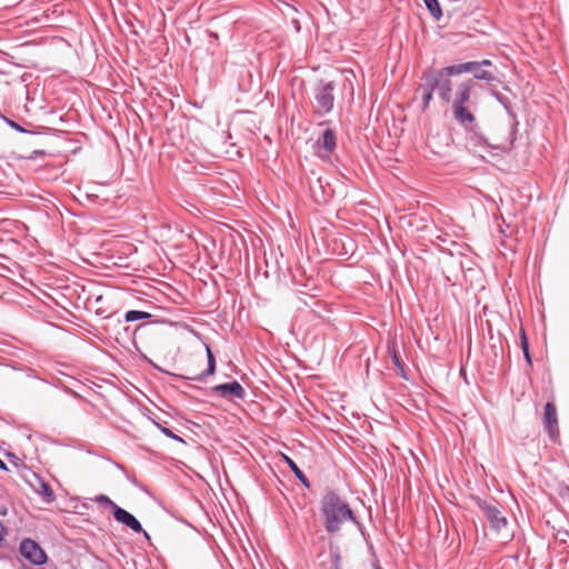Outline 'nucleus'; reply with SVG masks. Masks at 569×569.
I'll use <instances>...</instances> for the list:
<instances>
[{
	"label": "nucleus",
	"mask_w": 569,
	"mask_h": 569,
	"mask_svg": "<svg viewBox=\"0 0 569 569\" xmlns=\"http://www.w3.org/2000/svg\"><path fill=\"white\" fill-rule=\"evenodd\" d=\"M477 66L478 64L476 61H468V62H463V63H459V64L448 66V67H445L441 69L443 70L445 76L452 77V76H458V74H461L465 72L473 71V70H476Z\"/></svg>",
	"instance_id": "obj_13"
},
{
	"label": "nucleus",
	"mask_w": 569,
	"mask_h": 569,
	"mask_svg": "<svg viewBox=\"0 0 569 569\" xmlns=\"http://www.w3.org/2000/svg\"><path fill=\"white\" fill-rule=\"evenodd\" d=\"M4 121L14 130L19 131V132H28L26 129H23L19 123H17L16 121L9 119V118H6L3 117Z\"/></svg>",
	"instance_id": "obj_25"
},
{
	"label": "nucleus",
	"mask_w": 569,
	"mask_h": 569,
	"mask_svg": "<svg viewBox=\"0 0 569 569\" xmlns=\"http://www.w3.org/2000/svg\"><path fill=\"white\" fill-rule=\"evenodd\" d=\"M320 513L323 519V527L327 533L333 535L341 530L346 521L360 526L348 501L335 490L327 491L320 501Z\"/></svg>",
	"instance_id": "obj_1"
},
{
	"label": "nucleus",
	"mask_w": 569,
	"mask_h": 569,
	"mask_svg": "<svg viewBox=\"0 0 569 569\" xmlns=\"http://www.w3.org/2000/svg\"><path fill=\"white\" fill-rule=\"evenodd\" d=\"M473 73V80H486L492 81L495 79L493 74L489 71L482 70L481 68L471 71Z\"/></svg>",
	"instance_id": "obj_20"
},
{
	"label": "nucleus",
	"mask_w": 569,
	"mask_h": 569,
	"mask_svg": "<svg viewBox=\"0 0 569 569\" xmlns=\"http://www.w3.org/2000/svg\"><path fill=\"white\" fill-rule=\"evenodd\" d=\"M204 347L208 360L207 369L196 376H180L182 379L202 382L207 377L212 376L216 372V357L209 345H204Z\"/></svg>",
	"instance_id": "obj_12"
},
{
	"label": "nucleus",
	"mask_w": 569,
	"mask_h": 569,
	"mask_svg": "<svg viewBox=\"0 0 569 569\" xmlns=\"http://www.w3.org/2000/svg\"><path fill=\"white\" fill-rule=\"evenodd\" d=\"M152 317L151 313L141 310H128L124 313V320L127 322H133L139 320H148Z\"/></svg>",
	"instance_id": "obj_17"
},
{
	"label": "nucleus",
	"mask_w": 569,
	"mask_h": 569,
	"mask_svg": "<svg viewBox=\"0 0 569 569\" xmlns=\"http://www.w3.org/2000/svg\"><path fill=\"white\" fill-rule=\"evenodd\" d=\"M0 469L1 470H8L7 465L0 459Z\"/></svg>",
	"instance_id": "obj_28"
},
{
	"label": "nucleus",
	"mask_w": 569,
	"mask_h": 569,
	"mask_svg": "<svg viewBox=\"0 0 569 569\" xmlns=\"http://www.w3.org/2000/svg\"><path fill=\"white\" fill-rule=\"evenodd\" d=\"M154 425L157 426V428H158V429H159V430H160V431H161L166 437H168V438H170V439H173V440H176V441H178V442H182V443H184V440H183L180 436L176 435L171 429H169V428H168V427H166L164 425H161V423H159V422H154Z\"/></svg>",
	"instance_id": "obj_19"
},
{
	"label": "nucleus",
	"mask_w": 569,
	"mask_h": 569,
	"mask_svg": "<svg viewBox=\"0 0 569 569\" xmlns=\"http://www.w3.org/2000/svg\"><path fill=\"white\" fill-rule=\"evenodd\" d=\"M520 347H521L526 362L528 363L529 367H531L532 358H531L530 350H529V341H528V338H527V335H526V331L523 328H521V330H520Z\"/></svg>",
	"instance_id": "obj_16"
},
{
	"label": "nucleus",
	"mask_w": 569,
	"mask_h": 569,
	"mask_svg": "<svg viewBox=\"0 0 569 569\" xmlns=\"http://www.w3.org/2000/svg\"><path fill=\"white\" fill-rule=\"evenodd\" d=\"M7 533L4 525L0 521V543L3 541Z\"/></svg>",
	"instance_id": "obj_26"
},
{
	"label": "nucleus",
	"mask_w": 569,
	"mask_h": 569,
	"mask_svg": "<svg viewBox=\"0 0 569 569\" xmlns=\"http://www.w3.org/2000/svg\"><path fill=\"white\" fill-rule=\"evenodd\" d=\"M20 555L33 566H42L48 556L42 547L31 538H23L19 543Z\"/></svg>",
	"instance_id": "obj_6"
},
{
	"label": "nucleus",
	"mask_w": 569,
	"mask_h": 569,
	"mask_svg": "<svg viewBox=\"0 0 569 569\" xmlns=\"http://www.w3.org/2000/svg\"><path fill=\"white\" fill-rule=\"evenodd\" d=\"M283 460L290 468L295 477L300 481L305 488H310V482L305 472L298 467V465L288 456L283 455Z\"/></svg>",
	"instance_id": "obj_14"
},
{
	"label": "nucleus",
	"mask_w": 569,
	"mask_h": 569,
	"mask_svg": "<svg viewBox=\"0 0 569 569\" xmlns=\"http://www.w3.org/2000/svg\"><path fill=\"white\" fill-rule=\"evenodd\" d=\"M113 517L118 522L130 528L136 533L143 531L140 521L132 513L121 507L113 511Z\"/></svg>",
	"instance_id": "obj_11"
},
{
	"label": "nucleus",
	"mask_w": 569,
	"mask_h": 569,
	"mask_svg": "<svg viewBox=\"0 0 569 569\" xmlns=\"http://www.w3.org/2000/svg\"><path fill=\"white\" fill-rule=\"evenodd\" d=\"M493 96L496 97V99L506 108V109H509V99L503 96L502 93L500 92H493Z\"/></svg>",
	"instance_id": "obj_23"
},
{
	"label": "nucleus",
	"mask_w": 569,
	"mask_h": 569,
	"mask_svg": "<svg viewBox=\"0 0 569 569\" xmlns=\"http://www.w3.org/2000/svg\"><path fill=\"white\" fill-rule=\"evenodd\" d=\"M476 62L478 64L476 69H479L483 66H491V60H489V59H485L482 61H476Z\"/></svg>",
	"instance_id": "obj_27"
},
{
	"label": "nucleus",
	"mask_w": 569,
	"mask_h": 569,
	"mask_svg": "<svg viewBox=\"0 0 569 569\" xmlns=\"http://www.w3.org/2000/svg\"><path fill=\"white\" fill-rule=\"evenodd\" d=\"M330 553H331L332 563H333L335 569H340L341 557H340L339 551L338 550H331Z\"/></svg>",
	"instance_id": "obj_24"
},
{
	"label": "nucleus",
	"mask_w": 569,
	"mask_h": 569,
	"mask_svg": "<svg viewBox=\"0 0 569 569\" xmlns=\"http://www.w3.org/2000/svg\"><path fill=\"white\" fill-rule=\"evenodd\" d=\"M41 495L46 498H48L49 501L53 500L54 492L49 483L42 482L41 483Z\"/></svg>",
	"instance_id": "obj_22"
},
{
	"label": "nucleus",
	"mask_w": 569,
	"mask_h": 569,
	"mask_svg": "<svg viewBox=\"0 0 569 569\" xmlns=\"http://www.w3.org/2000/svg\"><path fill=\"white\" fill-rule=\"evenodd\" d=\"M421 80L423 81L417 88L418 92H421L422 100V110H427L432 97L433 92L437 91L439 98L449 103L452 98V82L450 80V76H445L443 70H435L429 68L422 72Z\"/></svg>",
	"instance_id": "obj_2"
},
{
	"label": "nucleus",
	"mask_w": 569,
	"mask_h": 569,
	"mask_svg": "<svg viewBox=\"0 0 569 569\" xmlns=\"http://www.w3.org/2000/svg\"><path fill=\"white\" fill-rule=\"evenodd\" d=\"M391 358H392L393 365L399 370L401 377L407 379V375H406V370H405V365H403V362L401 361L400 357L398 356V353L395 350H393V353H392Z\"/></svg>",
	"instance_id": "obj_21"
},
{
	"label": "nucleus",
	"mask_w": 569,
	"mask_h": 569,
	"mask_svg": "<svg viewBox=\"0 0 569 569\" xmlns=\"http://www.w3.org/2000/svg\"><path fill=\"white\" fill-rule=\"evenodd\" d=\"M545 427L552 442H556L559 437L557 408L553 402L548 401L545 405L543 413Z\"/></svg>",
	"instance_id": "obj_10"
},
{
	"label": "nucleus",
	"mask_w": 569,
	"mask_h": 569,
	"mask_svg": "<svg viewBox=\"0 0 569 569\" xmlns=\"http://www.w3.org/2000/svg\"><path fill=\"white\" fill-rule=\"evenodd\" d=\"M376 569H382L381 567H376Z\"/></svg>",
	"instance_id": "obj_30"
},
{
	"label": "nucleus",
	"mask_w": 569,
	"mask_h": 569,
	"mask_svg": "<svg viewBox=\"0 0 569 569\" xmlns=\"http://www.w3.org/2000/svg\"><path fill=\"white\" fill-rule=\"evenodd\" d=\"M140 533L143 535V537L147 539V540H150V536L149 533L143 529V531H141Z\"/></svg>",
	"instance_id": "obj_29"
},
{
	"label": "nucleus",
	"mask_w": 569,
	"mask_h": 569,
	"mask_svg": "<svg viewBox=\"0 0 569 569\" xmlns=\"http://www.w3.org/2000/svg\"><path fill=\"white\" fill-rule=\"evenodd\" d=\"M477 505L490 522V526L493 530L499 532L502 528H506L508 521L506 517L502 516L497 502L492 503L478 499Z\"/></svg>",
	"instance_id": "obj_7"
},
{
	"label": "nucleus",
	"mask_w": 569,
	"mask_h": 569,
	"mask_svg": "<svg viewBox=\"0 0 569 569\" xmlns=\"http://www.w3.org/2000/svg\"><path fill=\"white\" fill-rule=\"evenodd\" d=\"M423 3L426 6V9L429 11L430 16L436 19L440 20L442 17V9L440 7V3L438 0H423Z\"/></svg>",
	"instance_id": "obj_15"
},
{
	"label": "nucleus",
	"mask_w": 569,
	"mask_h": 569,
	"mask_svg": "<svg viewBox=\"0 0 569 569\" xmlns=\"http://www.w3.org/2000/svg\"><path fill=\"white\" fill-rule=\"evenodd\" d=\"M335 90L336 83L333 81L319 80L313 87V102L312 111L313 114L322 118L330 113L335 107Z\"/></svg>",
	"instance_id": "obj_4"
},
{
	"label": "nucleus",
	"mask_w": 569,
	"mask_h": 569,
	"mask_svg": "<svg viewBox=\"0 0 569 569\" xmlns=\"http://www.w3.org/2000/svg\"><path fill=\"white\" fill-rule=\"evenodd\" d=\"M93 501L97 502L98 505H100L101 507H104V508H110L112 510V512L119 508V506L117 503H114L108 496L106 495H97L94 498H93Z\"/></svg>",
	"instance_id": "obj_18"
},
{
	"label": "nucleus",
	"mask_w": 569,
	"mask_h": 569,
	"mask_svg": "<svg viewBox=\"0 0 569 569\" xmlns=\"http://www.w3.org/2000/svg\"><path fill=\"white\" fill-rule=\"evenodd\" d=\"M473 79H468L459 83L456 88L453 98H451V109L455 120L466 126L476 121L473 111L477 110L478 103L472 98V90L476 87Z\"/></svg>",
	"instance_id": "obj_3"
},
{
	"label": "nucleus",
	"mask_w": 569,
	"mask_h": 569,
	"mask_svg": "<svg viewBox=\"0 0 569 569\" xmlns=\"http://www.w3.org/2000/svg\"><path fill=\"white\" fill-rule=\"evenodd\" d=\"M211 392L228 401L243 400L247 396L244 388L237 380L217 385L211 388Z\"/></svg>",
	"instance_id": "obj_8"
},
{
	"label": "nucleus",
	"mask_w": 569,
	"mask_h": 569,
	"mask_svg": "<svg viewBox=\"0 0 569 569\" xmlns=\"http://www.w3.org/2000/svg\"><path fill=\"white\" fill-rule=\"evenodd\" d=\"M316 144L318 147L317 154L320 158H329L337 148V134L335 130L330 128L326 129Z\"/></svg>",
	"instance_id": "obj_9"
},
{
	"label": "nucleus",
	"mask_w": 569,
	"mask_h": 569,
	"mask_svg": "<svg viewBox=\"0 0 569 569\" xmlns=\"http://www.w3.org/2000/svg\"><path fill=\"white\" fill-rule=\"evenodd\" d=\"M508 137L501 141H490L488 138L477 131H470L468 134V142L472 147H481L486 149H493L499 151L509 150L515 141L516 127L507 128Z\"/></svg>",
	"instance_id": "obj_5"
}]
</instances>
